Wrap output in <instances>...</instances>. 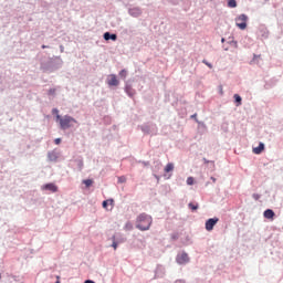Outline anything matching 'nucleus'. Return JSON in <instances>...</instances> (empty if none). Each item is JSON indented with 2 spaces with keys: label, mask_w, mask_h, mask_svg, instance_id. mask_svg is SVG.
Here are the masks:
<instances>
[{
  "label": "nucleus",
  "mask_w": 283,
  "mask_h": 283,
  "mask_svg": "<svg viewBox=\"0 0 283 283\" xmlns=\"http://www.w3.org/2000/svg\"><path fill=\"white\" fill-rule=\"evenodd\" d=\"M153 222L154 219L151 218V216H148L147 213H142L137 217L136 229H139V231H149Z\"/></svg>",
  "instance_id": "1"
},
{
  "label": "nucleus",
  "mask_w": 283,
  "mask_h": 283,
  "mask_svg": "<svg viewBox=\"0 0 283 283\" xmlns=\"http://www.w3.org/2000/svg\"><path fill=\"white\" fill-rule=\"evenodd\" d=\"M57 123H60L61 129H70L74 123H77L74 117L65 115L61 117V115H57Z\"/></svg>",
  "instance_id": "2"
},
{
  "label": "nucleus",
  "mask_w": 283,
  "mask_h": 283,
  "mask_svg": "<svg viewBox=\"0 0 283 283\" xmlns=\"http://www.w3.org/2000/svg\"><path fill=\"white\" fill-rule=\"evenodd\" d=\"M249 21V17L247 14H240L235 18V25L239 30H244L247 28V22Z\"/></svg>",
  "instance_id": "3"
},
{
  "label": "nucleus",
  "mask_w": 283,
  "mask_h": 283,
  "mask_svg": "<svg viewBox=\"0 0 283 283\" xmlns=\"http://www.w3.org/2000/svg\"><path fill=\"white\" fill-rule=\"evenodd\" d=\"M220 219L218 218H211L206 221V230L207 231H213V227L218 224Z\"/></svg>",
  "instance_id": "4"
},
{
  "label": "nucleus",
  "mask_w": 283,
  "mask_h": 283,
  "mask_svg": "<svg viewBox=\"0 0 283 283\" xmlns=\"http://www.w3.org/2000/svg\"><path fill=\"white\" fill-rule=\"evenodd\" d=\"M189 262V254L181 253L177 255V263L178 264H187Z\"/></svg>",
  "instance_id": "5"
},
{
  "label": "nucleus",
  "mask_w": 283,
  "mask_h": 283,
  "mask_svg": "<svg viewBox=\"0 0 283 283\" xmlns=\"http://www.w3.org/2000/svg\"><path fill=\"white\" fill-rule=\"evenodd\" d=\"M118 84L119 82L116 75L115 74L109 75L107 85H109L111 87H118Z\"/></svg>",
  "instance_id": "6"
},
{
  "label": "nucleus",
  "mask_w": 283,
  "mask_h": 283,
  "mask_svg": "<svg viewBox=\"0 0 283 283\" xmlns=\"http://www.w3.org/2000/svg\"><path fill=\"white\" fill-rule=\"evenodd\" d=\"M43 189H46L48 191H52V193H56L59 191V187L54 184H46Z\"/></svg>",
  "instance_id": "7"
},
{
  "label": "nucleus",
  "mask_w": 283,
  "mask_h": 283,
  "mask_svg": "<svg viewBox=\"0 0 283 283\" xmlns=\"http://www.w3.org/2000/svg\"><path fill=\"white\" fill-rule=\"evenodd\" d=\"M263 216L268 220H273V218H275V212H273V210H271V209H268L264 211Z\"/></svg>",
  "instance_id": "8"
},
{
  "label": "nucleus",
  "mask_w": 283,
  "mask_h": 283,
  "mask_svg": "<svg viewBox=\"0 0 283 283\" xmlns=\"http://www.w3.org/2000/svg\"><path fill=\"white\" fill-rule=\"evenodd\" d=\"M264 150V143H260L258 147L252 149L253 154L260 155Z\"/></svg>",
  "instance_id": "9"
},
{
  "label": "nucleus",
  "mask_w": 283,
  "mask_h": 283,
  "mask_svg": "<svg viewBox=\"0 0 283 283\" xmlns=\"http://www.w3.org/2000/svg\"><path fill=\"white\" fill-rule=\"evenodd\" d=\"M104 39H105V41H109V39H111L112 41H116V39H118V35H116V34H111L109 32H106V33H104Z\"/></svg>",
  "instance_id": "10"
},
{
  "label": "nucleus",
  "mask_w": 283,
  "mask_h": 283,
  "mask_svg": "<svg viewBox=\"0 0 283 283\" xmlns=\"http://www.w3.org/2000/svg\"><path fill=\"white\" fill-rule=\"evenodd\" d=\"M111 206V207H114V199H107V200H104L102 206H103V209H107V206Z\"/></svg>",
  "instance_id": "11"
},
{
  "label": "nucleus",
  "mask_w": 283,
  "mask_h": 283,
  "mask_svg": "<svg viewBox=\"0 0 283 283\" xmlns=\"http://www.w3.org/2000/svg\"><path fill=\"white\" fill-rule=\"evenodd\" d=\"M234 101L237 103V107H240V105H242V97L239 94H234Z\"/></svg>",
  "instance_id": "12"
},
{
  "label": "nucleus",
  "mask_w": 283,
  "mask_h": 283,
  "mask_svg": "<svg viewBox=\"0 0 283 283\" xmlns=\"http://www.w3.org/2000/svg\"><path fill=\"white\" fill-rule=\"evenodd\" d=\"M164 171L169 174V171H174V164H167Z\"/></svg>",
  "instance_id": "13"
},
{
  "label": "nucleus",
  "mask_w": 283,
  "mask_h": 283,
  "mask_svg": "<svg viewBox=\"0 0 283 283\" xmlns=\"http://www.w3.org/2000/svg\"><path fill=\"white\" fill-rule=\"evenodd\" d=\"M228 8H238V2H235V0H229Z\"/></svg>",
  "instance_id": "14"
},
{
  "label": "nucleus",
  "mask_w": 283,
  "mask_h": 283,
  "mask_svg": "<svg viewBox=\"0 0 283 283\" xmlns=\"http://www.w3.org/2000/svg\"><path fill=\"white\" fill-rule=\"evenodd\" d=\"M83 184H84L86 187H92V185H94V180H92V179H85V180H83Z\"/></svg>",
  "instance_id": "15"
},
{
  "label": "nucleus",
  "mask_w": 283,
  "mask_h": 283,
  "mask_svg": "<svg viewBox=\"0 0 283 283\" xmlns=\"http://www.w3.org/2000/svg\"><path fill=\"white\" fill-rule=\"evenodd\" d=\"M114 251L118 249V243L116 242V235H113V244H112Z\"/></svg>",
  "instance_id": "16"
},
{
  "label": "nucleus",
  "mask_w": 283,
  "mask_h": 283,
  "mask_svg": "<svg viewBox=\"0 0 283 283\" xmlns=\"http://www.w3.org/2000/svg\"><path fill=\"white\" fill-rule=\"evenodd\" d=\"M119 76H120L122 78H126V77H127V71H126V70H122V71L119 72Z\"/></svg>",
  "instance_id": "17"
},
{
  "label": "nucleus",
  "mask_w": 283,
  "mask_h": 283,
  "mask_svg": "<svg viewBox=\"0 0 283 283\" xmlns=\"http://www.w3.org/2000/svg\"><path fill=\"white\" fill-rule=\"evenodd\" d=\"M125 229H126V231H132V229H134V226H132L130 222H127V223L125 224Z\"/></svg>",
  "instance_id": "18"
},
{
  "label": "nucleus",
  "mask_w": 283,
  "mask_h": 283,
  "mask_svg": "<svg viewBox=\"0 0 283 283\" xmlns=\"http://www.w3.org/2000/svg\"><path fill=\"white\" fill-rule=\"evenodd\" d=\"M188 207H189V209H191L192 211L198 210V205L189 203Z\"/></svg>",
  "instance_id": "19"
},
{
  "label": "nucleus",
  "mask_w": 283,
  "mask_h": 283,
  "mask_svg": "<svg viewBox=\"0 0 283 283\" xmlns=\"http://www.w3.org/2000/svg\"><path fill=\"white\" fill-rule=\"evenodd\" d=\"M193 182H195L193 177L187 178V185H193Z\"/></svg>",
  "instance_id": "20"
},
{
  "label": "nucleus",
  "mask_w": 283,
  "mask_h": 283,
  "mask_svg": "<svg viewBox=\"0 0 283 283\" xmlns=\"http://www.w3.org/2000/svg\"><path fill=\"white\" fill-rule=\"evenodd\" d=\"M49 94H50L51 96H54V95L56 94V88H51V90L49 91Z\"/></svg>",
  "instance_id": "21"
},
{
  "label": "nucleus",
  "mask_w": 283,
  "mask_h": 283,
  "mask_svg": "<svg viewBox=\"0 0 283 283\" xmlns=\"http://www.w3.org/2000/svg\"><path fill=\"white\" fill-rule=\"evenodd\" d=\"M52 114H54V115H55V118H57V116H59V109H57V108H53V109H52Z\"/></svg>",
  "instance_id": "22"
},
{
  "label": "nucleus",
  "mask_w": 283,
  "mask_h": 283,
  "mask_svg": "<svg viewBox=\"0 0 283 283\" xmlns=\"http://www.w3.org/2000/svg\"><path fill=\"white\" fill-rule=\"evenodd\" d=\"M202 63H205V65H207L208 67H210V70L213 67V65H211V63L207 62L206 60H203Z\"/></svg>",
  "instance_id": "23"
},
{
  "label": "nucleus",
  "mask_w": 283,
  "mask_h": 283,
  "mask_svg": "<svg viewBox=\"0 0 283 283\" xmlns=\"http://www.w3.org/2000/svg\"><path fill=\"white\" fill-rule=\"evenodd\" d=\"M252 198H253L254 200H260V195H259V193H254V195H252Z\"/></svg>",
  "instance_id": "24"
},
{
  "label": "nucleus",
  "mask_w": 283,
  "mask_h": 283,
  "mask_svg": "<svg viewBox=\"0 0 283 283\" xmlns=\"http://www.w3.org/2000/svg\"><path fill=\"white\" fill-rule=\"evenodd\" d=\"M54 143H55V145H61V138H55Z\"/></svg>",
  "instance_id": "25"
},
{
  "label": "nucleus",
  "mask_w": 283,
  "mask_h": 283,
  "mask_svg": "<svg viewBox=\"0 0 283 283\" xmlns=\"http://www.w3.org/2000/svg\"><path fill=\"white\" fill-rule=\"evenodd\" d=\"M84 283H95V282L92 280H86Z\"/></svg>",
  "instance_id": "26"
},
{
  "label": "nucleus",
  "mask_w": 283,
  "mask_h": 283,
  "mask_svg": "<svg viewBox=\"0 0 283 283\" xmlns=\"http://www.w3.org/2000/svg\"><path fill=\"white\" fill-rule=\"evenodd\" d=\"M175 283H185V281L179 280V281H176Z\"/></svg>",
  "instance_id": "27"
},
{
  "label": "nucleus",
  "mask_w": 283,
  "mask_h": 283,
  "mask_svg": "<svg viewBox=\"0 0 283 283\" xmlns=\"http://www.w3.org/2000/svg\"><path fill=\"white\" fill-rule=\"evenodd\" d=\"M48 48V45L43 44L42 45V50H45Z\"/></svg>",
  "instance_id": "28"
},
{
  "label": "nucleus",
  "mask_w": 283,
  "mask_h": 283,
  "mask_svg": "<svg viewBox=\"0 0 283 283\" xmlns=\"http://www.w3.org/2000/svg\"><path fill=\"white\" fill-rule=\"evenodd\" d=\"M212 182H216V177H211Z\"/></svg>",
  "instance_id": "29"
},
{
  "label": "nucleus",
  "mask_w": 283,
  "mask_h": 283,
  "mask_svg": "<svg viewBox=\"0 0 283 283\" xmlns=\"http://www.w3.org/2000/svg\"><path fill=\"white\" fill-rule=\"evenodd\" d=\"M220 94H223V92H222V86L220 87Z\"/></svg>",
  "instance_id": "30"
},
{
  "label": "nucleus",
  "mask_w": 283,
  "mask_h": 283,
  "mask_svg": "<svg viewBox=\"0 0 283 283\" xmlns=\"http://www.w3.org/2000/svg\"><path fill=\"white\" fill-rule=\"evenodd\" d=\"M120 182H124L123 177H119Z\"/></svg>",
  "instance_id": "31"
},
{
  "label": "nucleus",
  "mask_w": 283,
  "mask_h": 283,
  "mask_svg": "<svg viewBox=\"0 0 283 283\" xmlns=\"http://www.w3.org/2000/svg\"><path fill=\"white\" fill-rule=\"evenodd\" d=\"M120 182H124L123 177H119Z\"/></svg>",
  "instance_id": "32"
},
{
  "label": "nucleus",
  "mask_w": 283,
  "mask_h": 283,
  "mask_svg": "<svg viewBox=\"0 0 283 283\" xmlns=\"http://www.w3.org/2000/svg\"><path fill=\"white\" fill-rule=\"evenodd\" d=\"M254 59H260V56H258V55H254Z\"/></svg>",
  "instance_id": "33"
},
{
  "label": "nucleus",
  "mask_w": 283,
  "mask_h": 283,
  "mask_svg": "<svg viewBox=\"0 0 283 283\" xmlns=\"http://www.w3.org/2000/svg\"><path fill=\"white\" fill-rule=\"evenodd\" d=\"M222 43H224V38L221 39Z\"/></svg>",
  "instance_id": "34"
},
{
  "label": "nucleus",
  "mask_w": 283,
  "mask_h": 283,
  "mask_svg": "<svg viewBox=\"0 0 283 283\" xmlns=\"http://www.w3.org/2000/svg\"><path fill=\"white\" fill-rule=\"evenodd\" d=\"M191 118H196V115H192Z\"/></svg>",
  "instance_id": "35"
},
{
  "label": "nucleus",
  "mask_w": 283,
  "mask_h": 283,
  "mask_svg": "<svg viewBox=\"0 0 283 283\" xmlns=\"http://www.w3.org/2000/svg\"><path fill=\"white\" fill-rule=\"evenodd\" d=\"M59 283V282H57Z\"/></svg>",
  "instance_id": "36"
}]
</instances>
